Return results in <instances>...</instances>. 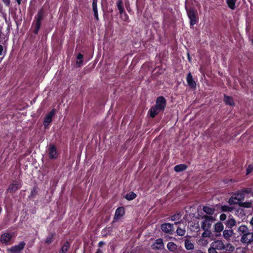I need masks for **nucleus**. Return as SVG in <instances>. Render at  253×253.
<instances>
[{"label":"nucleus","instance_id":"79ce46f5","mask_svg":"<svg viewBox=\"0 0 253 253\" xmlns=\"http://www.w3.org/2000/svg\"><path fill=\"white\" fill-rule=\"evenodd\" d=\"M3 2L5 3V5L7 6H9L10 4V0H2Z\"/></svg>","mask_w":253,"mask_h":253},{"label":"nucleus","instance_id":"ea45409f","mask_svg":"<svg viewBox=\"0 0 253 253\" xmlns=\"http://www.w3.org/2000/svg\"><path fill=\"white\" fill-rule=\"evenodd\" d=\"M210 235H211L210 230H209V231H205V232H203V234H202V237H210Z\"/></svg>","mask_w":253,"mask_h":253},{"label":"nucleus","instance_id":"6e6552de","mask_svg":"<svg viewBox=\"0 0 253 253\" xmlns=\"http://www.w3.org/2000/svg\"><path fill=\"white\" fill-rule=\"evenodd\" d=\"M55 113V109H53L45 117L43 122V125L46 128L52 122V118Z\"/></svg>","mask_w":253,"mask_h":253},{"label":"nucleus","instance_id":"ddd939ff","mask_svg":"<svg viewBox=\"0 0 253 253\" xmlns=\"http://www.w3.org/2000/svg\"><path fill=\"white\" fill-rule=\"evenodd\" d=\"M125 214V210L124 208L120 207L118 208L115 211V215H114V220H117L121 217L124 215Z\"/></svg>","mask_w":253,"mask_h":253},{"label":"nucleus","instance_id":"a878e982","mask_svg":"<svg viewBox=\"0 0 253 253\" xmlns=\"http://www.w3.org/2000/svg\"><path fill=\"white\" fill-rule=\"evenodd\" d=\"M70 247V244L68 242H66L63 246L62 249L59 252V253H65Z\"/></svg>","mask_w":253,"mask_h":253},{"label":"nucleus","instance_id":"5fc2aeb1","mask_svg":"<svg viewBox=\"0 0 253 253\" xmlns=\"http://www.w3.org/2000/svg\"><path fill=\"white\" fill-rule=\"evenodd\" d=\"M252 43H253V41H252Z\"/></svg>","mask_w":253,"mask_h":253},{"label":"nucleus","instance_id":"37998d69","mask_svg":"<svg viewBox=\"0 0 253 253\" xmlns=\"http://www.w3.org/2000/svg\"><path fill=\"white\" fill-rule=\"evenodd\" d=\"M105 242H104L103 241H100L98 243V247H101L103 246H104L105 245Z\"/></svg>","mask_w":253,"mask_h":253},{"label":"nucleus","instance_id":"393cba45","mask_svg":"<svg viewBox=\"0 0 253 253\" xmlns=\"http://www.w3.org/2000/svg\"><path fill=\"white\" fill-rule=\"evenodd\" d=\"M237 0H226L228 7L231 9H234L236 7L235 3Z\"/></svg>","mask_w":253,"mask_h":253},{"label":"nucleus","instance_id":"864d4df0","mask_svg":"<svg viewBox=\"0 0 253 253\" xmlns=\"http://www.w3.org/2000/svg\"><path fill=\"white\" fill-rule=\"evenodd\" d=\"M180 223H181L180 221H176V222H174V224H179Z\"/></svg>","mask_w":253,"mask_h":253},{"label":"nucleus","instance_id":"412c9836","mask_svg":"<svg viewBox=\"0 0 253 253\" xmlns=\"http://www.w3.org/2000/svg\"><path fill=\"white\" fill-rule=\"evenodd\" d=\"M214 231L215 232L219 233L223 230L224 226L223 224L221 222H217L214 225Z\"/></svg>","mask_w":253,"mask_h":253},{"label":"nucleus","instance_id":"7c9ffc66","mask_svg":"<svg viewBox=\"0 0 253 253\" xmlns=\"http://www.w3.org/2000/svg\"><path fill=\"white\" fill-rule=\"evenodd\" d=\"M83 55L81 53H79L77 57V61L76 63L79 67H80L83 63Z\"/></svg>","mask_w":253,"mask_h":253},{"label":"nucleus","instance_id":"8fccbe9b","mask_svg":"<svg viewBox=\"0 0 253 253\" xmlns=\"http://www.w3.org/2000/svg\"><path fill=\"white\" fill-rule=\"evenodd\" d=\"M250 223L253 226V217H252V219L251 220Z\"/></svg>","mask_w":253,"mask_h":253},{"label":"nucleus","instance_id":"3c124183","mask_svg":"<svg viewBox=\"0 0 253 253\" xmlns=\"http://www.w3.org/2000/svg\"><path fill=\"white\" fill-rule=\"evenodd\" d=\"M35 192H36V189L34 188L33 190L32 191V195H34Z\"/></svg>","mask_w":253,"mask_h":253},{"label":"nucleus","instance_id":"f3484780","mask_svg":"<svg viewBox=\"0 0 253 253\" xmlns=\"http://www.w3.org/2000/svg\"><path fill=\"white\" fill-rule=\"evenodd\" d=\"M92 7L94 17L96 20H98L99 17L97 10V0H93Z\"/></svg>","mask_w":253,"mask_h":253},{"label":"nucleus","instance_id":"f257e3e1","mask_svg":"<svg viewBox=\"0 0 253 253\" xmlns=\"http://www.w3.org/2000/svg\"><path fill=\"white\" fill-rule=\"evenodd\" d=\"M237 231L239 236L241 237L240 241L243 244L251 245L253 243V232H251L247 226H240Z\"/></svg>","mask_w":253,"mask_h":253},{"label":"nucleus","instance_id":"a19ab883","mask_svg":"<svg viewBox=\"0 0 253 253\" xmlns=\"http://www.w3.org/2000/svg\"><path fill=\"white\" fill-rule=\"evenodd\" d=\"M226 218V215L224 213H222L220 215V219L221 220H224Z\"/></svg>","mask_w":253,"mask_h":253},{"label":"nucleus","instance_id":"c85d7f7f","mask_svg":"<svg viewBox=\"0 0 253 253\" xmlns=\"http://www.w3.org/2000/svg\"><path fill=\"white\" fill-rule=\"evenodd\" d=\"M235 248L230 244H227L226 245L224 244V247L223 250H225L229 252L234 251Z\"/></svg>","mask_w":253,"mask_h":253},{"label":"nucleus","instance_id":"603ef678","mask_svg":"<svg viewBox=\"0 0 253 253\" xmlns=\"http://www.w3.org/2000/svg\"><path fill=\"white\" fill-rule=\"evenodd\" d=\"M18 4H20L22 0H15Z\"/></svg>","mask_w":253,"mask_h":253},{"label":"nucleus","instance_id":"5701e85b","mask_svg":"<svg viewBox=\"0 0 253 253\" xmlns=\"http://www.w3.org/2000/svg\"><path fill=\"white\" fill-rule=\"evenodd\" d=\"M224 101L225 103L227 105H230V106H234L235 105V103L234 102L233 99L232 97L224 95Z\"/></svg>","mask_w":253,"mask_h":253},{"label":"nucleus","instance_id":"58836bf2","mask_svg":"<svg viewBox=\"0 0 253 253\" xmlns=\"http://www.w3.org/2000/svg\"><path fill=\"white\" fill-rule=\"evenodd\" d=\"M253 170V165H249L247 169L246 174H249Z\"/></svg>","mask_w":253,"mask_h":253},{"label":"nucleus","instance_id":"49530a36","mask_svg":"<svg viewBox=\"0 0 253 253\" xmlns=\"http://www.w3.org/2000/svg\"><path fill=\"white\" fill-rule=\"evenodd\" d=\"M195 253H205L202 250H198L195 252Z\"/></svg>","mask_w":253,"mask_h":253},{"label":"nucleus","instance_id":"c03bdc74","mask_svg":"<svg viewBox=\"0 0 253 253\" xmlns=\"http://www.w3.org/2000/svg\"><path fill=\"white\" fill-rule=\"evenodd\" d=\"M243 192L244 193H249L250 192V190L249 189H245L243 190Z\"/></svg>","mask_w":253,"mask_h":253},{"label":"nucleus","instance_id":"b1692460","mask_svg":"<svg viewBox=\"0 0 253 253\" xmlns=\"http://www.w3.org/2000/svg\"><path fill=\"white\" fill-rule=\"evenodd\" d=\"M123 3V0H118L117 2V6L120 15H122L124 12Z\"/></svg>","mask_w":253,"mask_h":253},{"label":"nucleus","instance_id":"39448f33","mask_svg":"<svg viewBox=\"0 0 253 253\" xmlns=\"http://www.w3.org/2000/svg\"><path fill=\"white\" fill-rule=\"evenodd\" d=\"M26 244L24 242H20L18 245H15L7 249L9 253H20L21 251L24 248Z\"/></svg>","mask_w":253,"mask_h":253},{"label":"nucleus","instance_id":"2eb2a0df","mask_svg":"<svg viewBox=\"0 0 253 253\" xmlns=\"http://www.w3.org/2000/svg\"><path fill=\"white\" fill-rule=\"evenodd\" d=\"M12 236L9 233H3L1 237L0 241L2 243L7 244L11 239Z\"/></svg>","mask_w":253,"mask_h":253},{"label":"nucleus","instance_id":"aec40b11","mask_svg":"<svg viewBox=\"0 0 253 253\" xmlns=\"http://www.w3.org/2000/svg\"><path fill=\"white\" fill-rule=\"evenodd\" d=\"M184 246L187 250H193L194 249V244L188 239L185 240Z\"/></svg>","mask_w":253,"mask_h":253},{"label":"nucleus","instance_id":"f704fd0d","mask_svg":"<svg viewBox=\"0 0 253 253\" xmlns=\"http://www.w3.org/2000/svg\"><path fill=\"white\" fill-rule=\"evenodd\" d=\"M181 215L179 213H177L173 216L171 218L172 221H176L179 220L181 218Z\"/></svg>","mask_w":253,"mask_h":253},{"label":"nucleus","instance_id":"f8f14e48","mask_svg":"<svg viewBox=\"0 0 253 253\" xmlns=\"http://www.w3.org/2000/svg\"><path fill=\"white\" fill-rule=\"evenodd\" d=\"M186 81L188 85L192 88H195L196 87V83L193 79V77L191 73H189L186 77Z\"/></svg>","mask_w":253,"mask_h":253},{"label":"nucleus","instance_id":"a211bd4d","mask_svg":"<svg viewBox=\"0 0 253 253\" xmlns=\"http://www.w3.org/2000/svg\"><path fill=\"white\" fill-rule=\"evenodd\" d=\"M203 210L205 213L210 215V216L213 215L215 212V209L214 208L208 206H204Z\"/></svg>","mask_w":253,"mask_h":253},{"label":"nucleus","instance_id":"9d476101","mask_svg":"<svg viewBox=\"0 0 253 253\" xmlns=\"http://www.w3.org/2000/svg\"><path fill=\"white\" fill-rule=\"evenodd\" d=\"M161 229L165 233L170 234L173 231V224L169 223L162 224Z\"/></svg>","mask_w":253,"mask_h":253},{"label":"nucleus","instance_id":"cd10ccee","mask_svg":"<svg viewBox=\"0 0 253 253\" xmlns=\"http://www.w3.org/2000/svg\"><path fill=\"white\" fill-rule=\"evenodd\" d=\"M168 249L170 251H174L177 249V246L173 242H169L167 245Z\"/></svg>","mask_w":253,"mask_h":253},{"label":"nucleus","instance_id":"4be33fe9","mask_svg":"<svg viewBox=\"0 0 253 253\" xmlns=\"http://www.w3.org/2000/svg\"><path fill=\"white\" fill-rule=\"evenodd\" d=\"M187 167L185 164H180L176 165L174 167V169L176 172H181L187 169Z\"/></svg>","mask_w":253,"mask_h":253},{"label":"nucleus","instance_id":"c756f323","mask_svg":"<svg viewBox=\"0 0 253 253\" xmlns=\"http://www.w3.org/2000/svg\"><path fill=\"white\" fill-rule=\"evenodd\" d=\"M226 224L227 227L232 228L233 226L235 225L236 221L234 219L230 218L227 220Z\"/></svg>","mask_w":253,"mask_h":253},{"label":"nucleus","instance_id":"7ed1b4c3","mask_svg":"<svg viewBox=\"0 0 253 253\" xmlns=\"http://www.w3.org/2000/svg\"><path fill=\"white\" fill-rule=\"evenodd\" d=\"M224 247V243L221 240H217L213 242L211 244V247L208 250L209 253H218L217 250L222 251Z\"/></svg>","mask_w":253,"mask_h":253},{"label":"nucleus","instance_id":"09e8293b","mask_svg":"<svg viewBox=\"0 0 253 253\" xmlns=\"http://www.w3.org/2000/svg\"><path fill=\"white\" fill-rule=\"evenodd\" d=\"M95 253H103V252L102 250L98 249Z\"/></svg>","mask_w":253,"mask_h":253},{"label":"nucleus","instance_id":"20e7f679","mask_svg":"<svg viewBox=\"0 0 253 253\" xmlns=\"http://www.w3.org/2000/svg\"><path fill=\"white\" fill-rule=\"evenodd\" d=\"M44 10L43 9H41L38 12L37 14L35 16V29L34 30V33L37 34L40 29L41 25V22L42 20L44 17Z\"/></svg>","mask_w":253,"mask_h":253},{"label":"nucleus","instance_id":"de8ad7c7","mask_svg":"<svg viewBox=\"0 0 253 253\" xmlns=\"http://www.w3.org/2000/svg\"><path fill=\"white\" fill-rule=\"evenodd\" d=\"M187 56H188V59L189 61L191 62V57H190V54L188 52L187 53Z\"/></svg>","mask_w":253,"mask_h":253},{"label":"nucleus","instance_id":"f03ea898","mask_svg":"<svg viewBox=\"0 0 253 253\" xmlns=\"http://www.w3.org/2000/svg\"><path fill=\"white\" fill-rule=\"evenodd\" d=\"M204 220L202 222L201 227L204 231L211 230V225L215 218L212 216L204 215L202 217Z\"/></svg>","mask_w":253,"mask_h":253},{"label":"nucleus","instance_id":"4468645a","mask_svg":"<svg viewBox=\"0 0 253 253\" xmlns=\"http://www.w3.org/2000/svg\"><path fill=\"white\" fill-rule=\"evenodd\" d=\"M20 188V185L18 182H15L11 184L9 186L8 189H7V191L9 193H13Z\"/></svg>","mask_w":253,"mask_h":253},{"label":"nucleus","instance_id":"bb28decb","mask_svg":"<svg viewBox=\"0 0 253 253\" xmlns=\"http://www.w3.org/2000/svg\"><path fill=\"white\" fill-rule=\"evenodd\" d=\"M136 197V194L133 192H130L125 195V198L127 200H132L135 198Z\"/></svg>","mask_w":253,"mask_h":253},{"label":"nucleus","instance_id":"4c0bfd02","mask_svg":"<svg viewBox=\"0 0 253 253\" xmlns=\"http://www.w3.org/2000/svg\"><path fill=\"white\" fill-rule=\"evenodd\" d=\"M242 206L245 208H251L252 206V204L251 202H245L242 203Z\"/></svg>","mask_w":253,"mask_h":253},{"label":"nucleus","instance_id":"dca6fc26","mask_svg":"<svg viewBox=\"0 0 253 253\" xmlns=\"http://www.w3.org/2000/svg\"><path fill=\"white\" fill-rule=\"evenodd\" d=\"M233 234L234 232L232 229H227L223 231V236L227 241H229Z\"/></svg>","mask_w":253,"mask_h":253},{"label":"nucleus","instance_id":"c9c22d12","mask_svg":"<svg viewBox=\"0 0 253 253\" xmlns=\"http://www.w3.org/2000/svg\"><path fill=\"white\" fill-rule=\"evenodd\" d=\"M121 15V18L125 21H127V19H128V16L125 11L123 12V14H122V15Z\"/></svg>","mask_w":253,"mask_h":253},{"label":"nucleus","instance_id":"72a5a7b5","mask_svg":"<svg viewBox=\"0 0 253 253\" xmlns=\"http://www.w3.org/2000/svg\"><path fill=\"white\" fill-rule=\"evenodd\" d=\"M176 233L179 236H183L185 234L186 231L184 229L178 227L176 230Z\"/></svg>","mask_w":253,"mask_h":253},{"label":"nucleus","instance_id":"e433bc0d","mask_svg":"<svg viewBox=\"0 0 253 253\" xmlns=\"http://www.w3.org/2000/svg\"><path fill=\"white\" fill-rule=\"evenodd\" d=\"M156 243L159 246V247H158V246L156 247V248H161L163 246V240L161 239L157 240Z\"/></svg>","mask_w":253,"mask_h":253},{"label":"nucleus","instance_id":"6ab92c4d","mask_svg":"<svg viewBox=\"0 0 253 253\" xmlns=\"http://www.w3.org/2000/svg\"><path fill=\"white\" fill-rule=\"evenodd\" d=\"M161 111H162L159 110V109H158L155 106H153L149 111L150 116V117L154 118Z\"/></svg>","mask_w":253,"mask_h":253},{"label":"nucleus","instance_id":"473e14b6","mask_svg":"<svg viewBox=\"0 0 253 253\" xmlns=\"http://www.w3.org/2000/svg\"><path fill=\"white\" fill-rule=\"evenodd\" d=\"M221 210L223 211H231L233 210V208L227 205H224L221 207Z\"/></svg>","mask_w":253,"mask_h":253},{"label":"nucleus","instance_id":"1a4fd4ad","mask_svg":"<svg viewBox=\"0 0 253 253\" xmlns=\"http://www.w3.org/2000/svg\"><path fill=\"white\" fill-rule=\"evenodd\" d=\"M244 198L242 194H238L232 196L229 200V203L230 205H234L239 203V201Z\"/></svg>","mask_w":253,"mask_h":253},{"label":"nucleus","instance_id":"9b49d317","mask_svg":"<svg viewBox=\"0 0 253 253\" xmlns=\"http://www.w3.org/2000/svg\"><path fill=\"white\" fill-rule=\"evenodd\" d=\"M49 157L51 159H56L58 157V153L56 148L54 145H50L48 149Z\"/></svg>","mask_w":253,"mask_h":253},{"label":"nucleus","instance_id":"2f4dec72","mask_svg":"<svg viewBox=\"0 0 253 253\" xmlns=\"http://www.w3.org/2000/svg\"><path fill=\"white\" fill-rule=\"evenodd\" d=\"M53 240H54V234H51L49 235L48 237H47L45 242L46 244L49 245L53 241Z\"/></svg>","mask_w":253,"mask_h":253},{"label":"nucleus","instance_id":"0eeeda50","mask_svg":"<svg viewBox=\"0 0 253 253\" xmlns=\"http://www.w3.org/2000/svg\"><path fill=\"white\" fill-rule=\"evenodd\" d=\"M166 105V101L165 98L163 96H160L157 98L155 106L162 111L164 110Z\"/></svg>","mask_w":253,"mask_h":253},{"label":"nucleus","instance_id":"a18cd8bd","mask_svg":"<svg viewBox=\"0 0 253 253\" xmlns=\"http://www.w3.org/2000/svg\"><path fill=\"white\" fill-rule=\"evenodd\" d=\"M2 51H3V47L2 45H0V55L2 54Z\"/></svg>","mask_w":253,"mask_h":253},{"label":"nucleus","instance_id":"423d86ee","mask_svg":"<svg viewBox=\"0 0 253 253\" xmlns=\"http://www.w3.org/2000/svg\"><path fill=\"white\" fill-rule=\"evenodd\" d=\"M188 16L190 20V25L193 26L197 22V12L193 9L187 10Z\"/></svg>","mask_w":253,"mask_h":253}]
</instances>
